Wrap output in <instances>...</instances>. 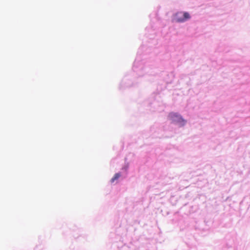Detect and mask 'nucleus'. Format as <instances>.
<instances>
[{"instance_id":"1","label":"nucleus","mask_w":250,"mask_h":250,"mask_svg":"<svg viewBox=\"0 0 250 250\" xmlns=\"http://www.w3.org/2000/svg\"><path fill=\"white\" fill-rule=\"evenodd\" d=\"M190 16L188 12H179L174 15V20L178 22H183L189 19Z\"/></svg>"},{"instance_id":"3","label":"nucleus","mask_w":250,"mask_h":250,"mask_svg":"<svg viewBox=\"0 0 250 250\" xmlns=\"http://www.w3.org/2000/svg\"><path fill=\"white\" fill-rule=\"evenodd\" d=\"M121 176V174L119 173H116L112 178L111 179V182L114 183L115 181L118 180Z\"/></svg>"},{"instance_id":"2","label":"nucleus","mask_w":250,"mask_h":250,"mask_svg":"<svg viewBox=\"0 0 250 250\" xmlns=\"http://www.w3.org/2000/svg\"><path fill=\"white\" fill-rule=\"evenodd\" d=\"M168 118L173 123H180L183 125L185 122L182 117L176 113H170L168 115Z\"/></svg>"}]
</instances>
